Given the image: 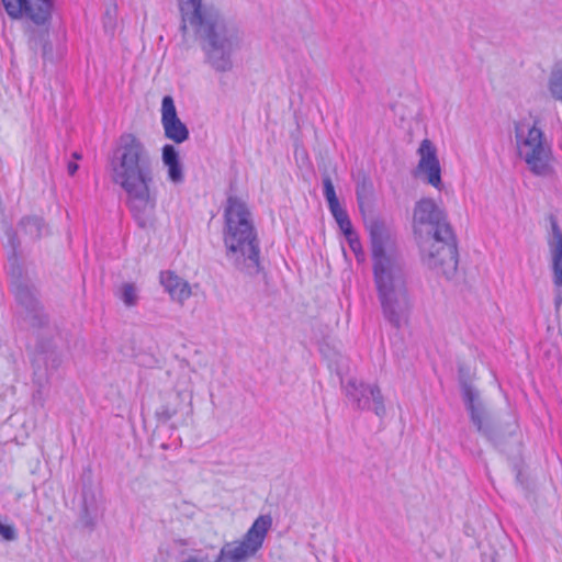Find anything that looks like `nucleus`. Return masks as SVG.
I'll use <instances>...</instances> for the list:
<instances>
[{
    "label": "nucleus",
    "instance_id": "obj_29",
    "mask_svg": "<svg viewBox=\"0 0 562 562\" xmlns=\"http://www.w3.org/2000/svg\"><path fill=\"white\" fill-rule=\"evenodd\" d=\"M72 156H74V158H76V159H80V158H81V156H80L78 153H74V155H72Z\"/></svg>",
    "mask_w": 562,
    "mask_h": 562
},
{
    "label": "nucleus",
    "instance_id": "obj_16",
    "mask_svg": "<svg viewBox=\"0 0 562 562\" xmlns=\"http://www.w3.org/2000/svg\"><path fill=\"white\" fill-rule=\"evenodd\" d=\"M161 160L167 168V177L173 184H181L184 181L183 167L180 161L179 151L173 145L166 144L161 150Z\"/></svg>",
    "mask_w": 562,
    "mask_h": 562
},
{
    "label": "nucleus",
    "instance_id": "obj_11",
    "mask_svg": "<svg viewBox=\"0 0 562 562\" xmlns=\"http://www.w3.org/2000/svg\"><path fill=\"white\" fill-rule=\"evenodd\" d=\"M161 125L165 137L176 144H181L189 138V130L178 117L175 101L171 95H165L162 98Z\"/></svg>",
    "mask_w": 562,
    "mask_h": 562
},
{
    "label": "nucleus",
    "instance_id": "obj_14",
    "mask_svg": "<svg viewBox=\"0 0 562 562\" xmlns=\"http://www.w3.org/2000/svg\"><path fill=\"white\" fill-rule=\"evenodd\" d=\"M552 233L548 239L551 255L552 282L555 288H562V231L558 223L551 221Z\"/></svg>",
    "mask_w": 562,
    "mask_h": 562
},
{
    "label": "nucleus",
    "instance_id": "obj_7",
    "mask_svg": "<svg viewBox=\"0 0 562 562\" xmlns=\"http://www.w3.org/2000/svg\"><path fill=\"white\" fill-rule=\"evenodd\" d=\"M271 526V516L260 515L240 540L226 542L221 548L214 562H247L262 548Z\"/></svg>",
    "mask_w": 562,
    "mask_h": 562
},
{
    "label": "nucleus",
    "instance_id": "obj_24",
    "mask_svg": "<svg viewBox=\"0 0 562 562\" xmlns=\"http://www.w3.org/2000/svg\"><path fill=\"white\" fill-rule=\"evenodd\" d=\"M0 536L7 541H13L16 539V531L13 526L0 521Z\"/></svg>",
    "mask_w": 562,
    "mask_h": 562
},
{
    "label": "nucleus",
    "instance_id": "obj_23",
    "mask_svg": "<svg viewBox=\"0 0 562 562\" xmlns=\"http://www.w3.org/2000/svg\"><path fill=\"white\" fill-rule=\"evenodd\" d=\"M346 239L349 244L350 249L355 252L357 257L359 255H363L361 241L356 233L347 236Z\"/></svg>",
    "mask_w": 562,
    "mask_h": 562
},
{
    "label": "nucleus",
    "instance_id": "obj_1",
    "mask_svg": "<svg viewBox=\"0 0 562 562\" xmlns=\"http://www.w3.org/2000/svg\"><path fill=\"white\" fill-rule=\"evenodd\" d=\"M113 183L126 194V206L142 228L155 222L157 193L154 183L153 158L145 143L133 133H123L109 157Z\"/></svg>",
    "mask_w": 562,
    "mask_h": 562
},
{
    "label": "nucleus",
    "instance_id": "obj_18",
    "mask_svg": "<svg viewBox=\"0 0 562 562\" xmlns=\"http://www.w3.org/2000/svg\"><path fill=\"white\" fill-rule=\"evenodd\" d=\"M549 90L554 99L562 102V61L558 63L551 72Z\"/></svg>",
    "mask_w": 562,
    "mask_h": 562
},
{
    "label": "nucleus",
    "instance_id": "obj_27",
    "mask_svg": "<svg viewBox=\"0 0 562 562\" xmlns=\"http://www.w3.org/2000/svg\"><path fill=\"white\" fill-rule=\"evenodd\" d=\"M562 304V293L560 290L557 291L555 297H554V305L555 308L559 310Z\"/></svg>",
    "mask_w": 562,
    "mask_h": 562
},
{
    "label": "nucleus",
    "instance_id": "obj_19",
    "mask_svg": "<svg viewBox=\"0 0 562 562\" xmlns=\"http://www.w3.org/2000/svg\"><path fill=\"white\" fill-rule=\"evenodd\" d=\"M20 226L32 237H40L44 229V222L41 217L29 216L21 220Z\"/></svg>",
    "mask_w": 562,
    "mask_h": 562
},
{
    "label": "nucleus",
    "instance_id": "obj_25",
    "mask_svg": "<svg viewBox=\"0 0 562 562\" xmlns=\"http://www.w3.org/2000/svg\"><path fill=\"white\" fill-rule=\"evenodd\" d=\"M370 192V184L363 180L361 183H358L357 186V199L359 203L367 196V194Z\"/></svg>",
    "mask_w": 562,
    "mask_h": 562
},
{
    "label": "nucleus",
    "instance_id": "obj_4",
    "mask_svg": "<svg viewBox=\"0 0 562 562\" xmlns=\"http://www.w3.org/2000/svg\"><path fill=\"white\" fill-rule=\"evenodd\" d=\"M224 216V244L227 259L241 272L249 276L257 274L260 270V250L246 203L239 198L229 196Z\"/></svg>",
    "mask_w": 562,
    "mask_h": 562
},
{
    "label": "nucleus",
    "instance_id": "obj_15",
    "mask_svg": "<svg viewBox=\"0 0 562 562\" xmlns=\"http://www.w3.org/2000/svg\"><path fill=\"white\" fill-rule=\"evenodd\" d=\"M160 283L170 297L179 304H183L192 295L190 284L171 271L160 273Z\"/></svg>",
    "mask_w": 562,
    "mask_h": 562
},
{
    "label": "nucleus",
    "instance_id": "obj_9",
    "mask_svg": "<svg viewBox=\"0 0 562 562\" xmlns=\"http://www.w3.org/2000/svg\"><path fill=\"white\" fill-rule=\"evenodd\" d=\"M342 389L345 395L356 408L373 411L375 415L384 416V398L376 384L364 383L361 380L351 378L342 385Z\"/></svg>",
    "mask_w": 562,
    "mask_h": 562
},
{
    "label": "nucleus",
    "instance_id": "obj_12",
    "mask_svg": "<svg viewBox=\"0 0 562 562\" xmlns=\"http://www.w3.org/2000/svg\"><path fill=\"white\" fill-rule=\"evenodd\" d=\"M414 222L416 227L428 225L429 229L426 232L427 236L437 233L440 226H450L446 220V214L434 200L422 199L417 202L414 210Z\"/></svg>",
    "mask_w": 562,
    "mask_h": 562
},
{
    "label": "nucleus",
    "instance_id": "obj_17",
    "mask_svg": "<svg viewBox=\"0 0 562 562\" xmlns=\"http://www.w3.org/2000/svg\"><path fill=\"white\" fill-rule=\"evenodd\" d=\"M462 395L472 423L479 431L484 432V408L479 400L477 391L471 385H464Z\"/></svg>",
    "mask_w": 562,
    "mask_h": 562
},
{
    "label": "nucleus",
    "instance_id": "obj_6",
    "mask_svg": "<svg viewBox=\"0 0 562 562\" xmlns=\"http://www.w3.org/2000/svg\"><path fill=\"white\" fill-rule=\"evenodd\" d=\"M424 265L447 279L454 276L458 268V250L451 226H440L437 233L420 241Z\"/></svg>",
    "mask_w": 562,
    "mask_h": 562
},
{
    "label": "nucleus",
    "instance_id": "obj_8",
    "mask_svg": "<svg viewBox=\"0 0 562 562\" xmlns=\"http://www.w3.org/2000/svg\"><path fill=\"white\" fill-rule=\"evenodd\" d=\"M2 3L10 18L25 19L45 31L56 12V0H2Z\"/></svg>",
    "mask_w": 562,
    "mask_h": 562
},
{
    "label": "nucleus",
    "instance_id": "obj_3",
    "mask_svg": "<svg viewBox=\"0 0 562 562\" xmlns=\"http://www.w3.org/2000/svg\"><path fill=\"white\" fill-rule=\"evenodd\" d=\"M183 42L199 41L206 63L218 72L233 68V53L239 48V31L226 22L221 11L203 0H177Z\"/></svg>",
    "mask_w": 562,
    "mask_h": 562
},
{
    "label": "nucleus",
    "instance_id": "obj_5",
    "mask_svg": "<svg viewBox=\"0 0 562 562\" xmlns=\"http://www.w3.org/2000/svg\"><path fill=\"white\" fill-rule=\"evenodd\" d=\"M514 146L517 158L537 177L554 172L552 142L537 120H519L514 123Z\"/></svg>",
    "mask_w": 562,
    "mask_h": 562
},
{
    "label": "nucleus",
    "instance_id": "obj_21",
    "mask_svg": "<svg viewBox=\"0 0 562 562\" xmlns=\"http://www.w3.org/2000/svg\"><path fill=\"white\" fill-rule=\"evenodd\" d=\"M330 213L335 218L336 223L338 224L339 228L344 233L345 237L355 233V231L352 229L351 221L344 207H339L335 211H331Z\"/></svg>",
    "mask_w": 562,
    "mask_h": 562
},
{
    "label": "nucleus",
    "instance_id": "obj_20",
    "mask_svg": "<svg viewBox=\"0 0 562 562\" xmlns=\"http://www.w3.org/2000/svg\"><path fill=\"white\" fill-rule=\"evenodd\" d=\"M323 188H324V196L327 201L329 211H335L339 207H342L339 203V200L336 195L335 187L329 176H325L323 178Z\"/></svg>",
    "mask_w": 562,
    "mask_h": 562
},
{
    "label": "nucleus",
    "instance_id": "obj_22",
    "mask_svg": "<svg viewBox=\"0 0 562 562\" xmlns=\"http://www.w3.org/2000/svg\"><path fill=\"white\" fill-rule=\"evenodd\" d=\"M119 296L126 306H134L138 301L137 288L133 283H123Z\"/></svg>",
    "mask_w": 562,
    "mask_h": 562
},
{
    "label": "nucleus",
    "instance_id": "obj_26",
    "mask_svg": "<svg viewBox=\"0 0 562 562\" xmlns=\"http://www.w3.org/2000/svg\"><path fill=\"white\" fill-rule=\"evenodd\" d=\"M177 414V409L169 407H161L157 412V416L162 420H169Z\"/></svg>",
    "mask_w": 562,
    "mask_h": 562
},
{
    "label": "nucleus",
    "instance_id": "obj_2",
    "mask_svg": "<svg viewBox=\"0 0 562 562\" xmlns=\"http://www.w3.org/2000/svg\"><path fill=\"white\" fill-rule=\"evenodd\" d=\"M367 227L374 283L382 311L384 317L398 328L411 307L398 240L395 233L381 221H371Z\"/></svg>",
    "mask_w": 562,
    "mask_h": 562
},
{
    "label": "nucleus",
    "instance_id": "obj_10",
    "mask_svg": "<svg viewBox=\"0 0 562 562\" xmlns=\"http://www.w3.org/2000/svg\"><path fill=\"white\" fill-rule=\"evenodd\" d=\"M417 154L419 160L415 170V177L441 191L443 189L441 166L432 142L428 138L423 139Z\"/></svg>",
    "mask_w": 562,
    "mask_h": 562
},
{
    "label": "nucleus",
    "instance_id": "obj_28",
    "mask_svg": "<svg viewBox=\"0 0 562 562\" xmlns=\"http://www.w3.org/2000/svg\"><path fill=\"white\" fill-rule=\"evenodd\" d=\"M67 169H68V173L70 176H74L76 173V171L78 170V165L76 162H69L67 166Z\"/></svg>",
    "mask_w": 562,
    "mask_h": 562
},
{
    "label": "nucleus",
    "instance_id": "obj_13",
    "mask_svg": "<svg viewBox=\"0 0 562 562\" xmlns=\"http://www.w3.org/2000/svg\"><path fill=\"white\" fill-rule=\"evenodd\" d=\"M188 541L173 540L166 549L160 550V554L166 552L167 561L177 560L179 562H211L209 554L201 549H188Z\"/></svg>",
    "mask_w": 562,
    "mask_h": 562
}]
</instances>
